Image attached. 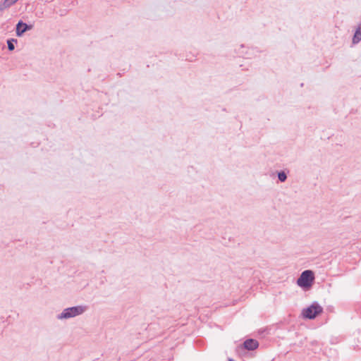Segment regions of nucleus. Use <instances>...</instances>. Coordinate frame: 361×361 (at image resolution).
<instances>
[{
  "mask_svg": "<svg viewBox=\"0 0 361 361\" xmlns=\"http://www.w3.org/2000/svg\"><path fill=\"white\" fill-rule=\"evenodd\" d=\"M88 309L85 305H77L74 307L65 308L60 314L56 316L59 320L69 319L77 316L82 315Z\"/></svg>",
  "mask_w": 361,
  "mask_h": 361,
  "instance_id": "f257e3e1",
  "label": "nucleus"
},
{
  "mask_svg": "<svg viewBox=\"0 0 361 361\" xmlns=\"http://www.w3.org/2000/svg\"><path fill=\"white\" fill-rule=\"evenodd\" d=\"M32 26L20 20L16 25V35L22 36L26 31L31 30Z\"/></svg>",
  "mask_w": 361,
  "mask_h": 361,
  "instance_id": "20e7f679",
  "label": "nucleus"
},
{
  "mask_svg": "<svg viewBox=\"0 0 361 361\" xmlns=\"http://www.w3.org/2000/svg\"><path fill=\"white\" fill-rule=\"evenodd\" d=\"M322 307L317 303H313L310 307L302 310V315L304 317L312 319L318 314L322 312Z\"/></svg>",
  "mask_w": 361,
  "mask_h": 361,
  "instance_id": "7ed1b4c3",
  "label": "nucleus"
},
{
  "mask_svg": "<svg viewBox=\"0 0 361 361\" xmlns=\"http://www.w3.org/2000/svg\"><path fill=\"white\" fill-rule=\"evenodd\" d=\"M14 42H17V39H11L7 41L8 49L9 51H13L15 49Z\"/></svg>",
  "mask_w": 361,
  "mask_h": 361,
  "instance_id": "1a4fd4ad",
  "label": "nucleus"
},
{
  "mask_svg": "<svg viewBox=\"0 0 361 361\" xmlns=\"http://www.w3.org/2000/svg\"><path fill=\"white\" fill-rule=\"evenodd\" d=\"M361 40V25L357 27L356 30L353 38V42L354 44L358 43Z\"/></svg>",
  "mask_w": 361,
  "mask_h": 361,
  "instance_id": "0eeeda50",
  "label": "nucleus"
},
{
  "mask_svg": "<svg viewBox=\"0 0 361 361\" xmlns=\"http://www.w3.org/2000/svg\"><path fill=\"white\" fill-rule=\"evenodd\" d=\"M18 1V0H4V1L0 3V11L9 8Z\"/></svg>",
  "mask_w": 361,
  "mask_h": 361,
  "instance_id": "423d86ee",
  "label": "nucleus"
},
{
  "mask_svg": "<svg viewBox=\"0 0 361 361\" xmlns=\"http://www.w3.org/2000/svg\"><path fill=\"white\" fill-rule=\"evenodd\" d=\"M278 178L281 182H284L287 179L286 173L283 171H279L277 173Z\"/></svg>",
  "mask_w": 361,
  "mask_h": 361,
  "instance_id": "6e6552de",
  "label": "nucleus"
},
{
  "mask_svg": "<svg viewBox=\"0 0 361 361\" xmlns=\"http://www.w3.org/2000/svg\"><path fill=\"white\" fill-rule=\"evenodd\" d=\"M243 345L245 349L248 350H253L258 347L259 343L256 340L247 339L244 342Z\"/></svg>",
  "mask_w": 361,
  "mask_h": 361,
  "instance_id": "39448f33",
  "label": "nucleus"
},
{
  "mask_svg": "<svg viewBox=\"0 0 361 361\" xmlns=\"http://www.w3.org/2000/svg\"><path fill=\"white\" fill-rule=\"evenodd\" d=\"M314 279V273L311 270H305L302 272L297 280V284L302 288H308L312 286Z\"/></svg>",
  "mask_w": 361,
  "mask_h": 361,
  "instance_id": "f03ea898",
  "label": "nucleus"
}]
</instances>
